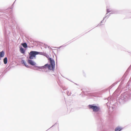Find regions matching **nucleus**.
Segmentation results:
<instances>
[{
    "mask_svg": "<svg viewBox=\"0 0 131 131\" xmlns=\"http://www.w3.org/2000/svg\"><path fill=\"white\" fill-rule=\"evenodd\" d=\"M54 65L47 64V67L49 70H53L54 69Z\"/></svg>",
    "mask_w": 131,
    "mask_h": 131,
    "instance_id": "nucleus-4",
    "label": "nucleus"
},
{
    "mask_svg": "<svg viewBox=\"0 0 131 131\" xmlns=\"http://www.w3.org/2000/svg\"><path fill=\"white\" fill-rule=\"evenodd\" d=\"M29 54V58L31 59H35L36 55H37V51H30Z\"/></svg>",
    "mask_w": 131,
    "mask_h": 131,
    "instance_id": "nucleus-1",
    "label": "nucleus"
},
{
    "mask_svg": "<svg viewBox=\"0 0 131 131\" xmlns=\"http://www.w3.org/2000/svg\"><path fill=\"white\" fill-rule=\"evenodd\" d=\"M122 130V128L121 127H118L116 128L115 131H120Z\"/></svg>",
    "mask_w": 131,
    "mask_h": 131,
    "instance_id": "nucleus-8",
    "label": "nucleus"
},
{
    "mask_svg": "<svg viewBox=\"0 0 131 131\" xmlns=\"http://www.w3.org/2000/svg\"><path fill=\"white\" fill-rule=\"evenodd\" d=\"M21 61L22 63L23 64H24V65L25 64V63H26V62H25L24 60H22Z\"/></svg>",
    "mask_w": 131,
    "mask_h": 131,
    "instance_id": "nucleus-13",
    "label": "nucleus"
},
{
    "mask_svg": "<svg viewBox=\"0 0 131 131\" xmlns=\"http://www.w3.org/2000/svg\"><path fill=\"white\" fill-rule=\"evenodd\" d=\"M22 45L25 48H26L27 47V46L26 43H23L22 44Z\"/></svg>",
    "mask_w": 131,
    "mask_h": 131,
    "instance_id": "nucleus-12",
    "label": "nucleus"
},
{
    "mask_svg": "<svg viewBox=\"0 0 131 131\" xmlns=\"http://www.w3.org/2000/svg\"><path fill=\"white\" fill-rule=\"evenodd\" d=\"M49 60L50 62V64L51 65H54L55 66V62L54 60L51 58H49Z\"/></svg>",
    "mask_w": 131,
    "mask_h": 131,
    "instance_id": "nucleus-5",
    "label": "nucleus"
},
{
    "mask_svg": "<svg viewBox=\"0 0 131 131\" xmlns=\"http://www.w3.org/2000/svg\"><path fill=\"white\" fill-rule=\"evenodd\" d=\"M3 62L4 63L6 64L7 63V57L5 58L3 60Z\"/></svg>",
    "mask_w": 131,
    "mask_h": 131,
    "instance_id": "nucleus-11",
    "label": "nucleus"
},
{
    "mask_svg": "<svg viewBox=\"0 0 131 131\" xmlns=\"http://www.w3.org/2000/svg\"><path fill=\"white\" fill-rule=\"evenodd\" d=\"M4 56V52L3 51L0 52V57H2Z\"/></svg>",
    "mask_w": 131,
    "mask_h": 131,
    "instance_id": "nucleus-9",
    "label": "nucleus"
},
{
    "mask_svg": "<svg viewBox=\"0 0 131 131\" xmlns=\"http://www.w3.org/2000/svg\"><path fill=\"white\" fill-rule=\"evenodd\" d=\"M24 65L27 67L28 68L29 67V66H28L27 65V64L26 63H25Z\"/></svg>",
    "mask_w": 131,
    "mask_h": 131,
    "instance_id": "nucleus-14",
    "label": "nucleus"
},
{
    "mask_svg": "<svg viewBox=\"0 0 131 131\" xmlns=\"http://www.w3.org/2000/svg\"><path fill=\"white\" fill-rule=\"evenodd\" d=\"M89 107L90 108L92 109L94 112H97L99 110V107L96 106H93L92 105H89Z\"/></svg>",
    "mask_w": 131,
    "mask_h": 131,
    "instance_id": "nucleus-2",
    "label": "nucleus"
},
{
    "mask_svg": "<svg viewBox=\"0 0 131 131\" xmlns=\"http://www.w3.org/2000/svg\"><path fill=\"white\" fill-rule=\"evenodd\" d=\"M28 62L32 66L35 65L36 63H35L31 60H28Z\"/></svg>",
    "mask_w": 131,
    "mask_h": 131,
    "instance_id": "nucleus-6",
    "label": "nucleus"
},
{
    "mask_svg": "<svg viewBox=\"0 0 131 131\" xmlns=\"http://www.w3.org/2000/svg\"><path fill=\"white\" fill-rule=\"evenodd\" d=\"M37 54L43 55L45 56H46L47 55L46 53L44 52H37Z\"/></svg>",
    "mask_w": 131,
    "mask_h": 131,
    "instance_id": "nucleus-7",
    "label": "nucleus"
},
{
    "mask_svg": "<svg viewBox=\"0 0 131 131\" xmlns=\"http://www.w3.org/2000/svg\"><path fill=\"white\" fill-rule=\"evenodd\" d=\"M47 64L45 65L44 66L41 67H38L39 69H41L42 71H45L47 70Z\"/></svg>",
    "mask_w": 131,
    "mask_h": 131,
    "instance_id": "nucleus-3",
    "label": "nucleus"
},
{
    "mask_svg": "<svg viewBox=\"0 0 131 131\" xmlns=\"http://www.w3.org/2000/svg\"><path fill=\"white\" fill-rule=\"evenodd\" d=\"M20 52L22 53H25V51L24 48H21L20 49Z\"/></svg>",
    "mask_w": 131,
    "mask_h": 131,
    "instance_id": "nucleus-10",
    "label": "nucleus"
}]
</instances>
